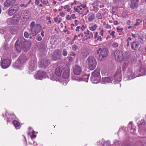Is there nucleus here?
I'll use <instances>...</instances> for the list:
<instances>
[{
	"label": "nucleus",
	"mask_w": 146,
	"mask_h": 146,
	"mask_svg": "<svg viewBox=\"0 0 146 146\" xmlns=\"http://www.w3.org/2000/svg\"><path fill=\"white\" fill-rule=\"evenodd\" d=\"M80 6H81L82 8H83L84 9L87 8L86 4H82Z\"/></svg>",
	"instance_id": "6e6d98bb"
},
{
	"label": "nucleus",
	"mask_w": 146,
	"mask_h": 146,
	"mask_svg": "<svg viewBox=\"0 0 146 146\" xmlns=\"http://www.w3.org/2000/svg\"><path fill=\"white\" fill-rule=\"evenodd\" d=\"M88 64V67L91 70H94L96 67L97 61L95 58L93 56H90L87 59Z\"/></svg>",
	"instance_id": "20e7f679"
},
{
	"label": "nucleus",
	"mask_w": 146,
	"mask_h": 146,
	"mask_svg": "<svg viewBox=\"0 0 146 146\" xmlns=\"http://www.w3.org/2000/svg\"><path fill=\"white\" fill-rule=\"evenodd\" d=\"M95 19V15L94 13H91L88 18V21L89 22L93 21Z\"/></svg>",
	"instance_id": "bb28decb"
},
{
	"label": "nucleus",
	"mask_w": 146,
	"mask_h": 146,
	"mask_svg": "<svg viewBox=\"0 0 146 146\" xmlns=\"http://www.w3.org/2000/svg\"><path fill=\"white\" fill-rule=\"evenodd\" d=\"M21 44L22 48L23 49L25 50V49L26 50H27L31 45V42L28 41H25V39L24 40H23L21 41Z\"/></svg>",
	"instance_id": "9d476101"
},
{
	"label": "nucleus",
	"mask_w": 146,
	"mask_h": 146,
	"mask_svg": "<svg viewBox=\"0 0 146 146\" xmlns=\"http://www.w3.org/2000/svg\"><path fill=\"white\" fill-rule=\"evenodd\" d=\"M105 141L103 139H101V141H99V143H100V144L103 145V146H104V144H105Z\"/></svg>",
	"instance_id": "de8ad7c7"
},
{
	"label": "nucleus",
	"mask_w": 146,
	"mask_h": 146,
	"mask_svg": "<svg viewBox=\"0 0 146 146\" xmlns=\"http://www.w3.org/2000/svg\"><path fill=\"white\" fill-rule=\"evenodd\" d=\"M113 78L112 77H106L102 78V81L101 82L102 84H105L110 82L113 80Z\"/></svg>",
	"instance_id": "aec40b11"
},
{
	"label": "nucleus",
	"mask_w": 146,
	"mask_h": 146,
	"mask_svg": "<svg viewBox=\"0 0 146 146\" xmlns=\"http://www.w3.org/2000/svg\"><path fill=\"white\" fill-rule=\"evenodd\" d=\"M7 28L5 27L3 28L0 29V33L1 34H5L7 33Z\"/></svg>",
	"instance_id": "2f4dec72"
},
{
	"label": "nucleus",
	"mask_w": 146,
	"mask_h": 146,
	"mask_svg": "<svg viewBox=\"0 0 146 146\" xmlns=\"http://www.w3.org/2000/svg\"><path fill=\"white\" fill-rule=\"evenodd\" d=\"M70 70L69 68H64L62 74V77L64 78H67L69 76Z\"/></svg>",
	"instance_id": "a211bd4d"
},
{
	"label": "nucleus",
	"mask_w": 146,
	"mask_h": 146,
	"mask_svg": "<svg viewBox=\"0 0 146 146\" xmlns=\"http://www.w3.org/2000/svg\"><path fill=\"white\" fill-rule=\"evenodd\" d=\"M113 24L115 25H117L118 24V23L117 21H114Z\"/></svg>",
	"instance_id": "338daca9"
},
{
	"label": "nucleus",
	"mask_w": 146,
	"mask_h": 146,
	"mask_svg": "<svg viewBox=\"0 0 146 146\" xmlns=\"http://www.w3.org/2000/svg\"><path fill=\"white\" fill-rule=\"evenodd\" d=\"M19 17H17L15 15L12 18L8 19L7 20L6 22L9 25L16 24L19 22Z\"/></svg>",
	"instance_id": "39448f33"
},
{
	"label": "nucleus",
	"mask_w": 146,
	"mask_h": 146,
	"mask_svg": "<svg viewBox=\"0 0 146 146\" xmlns=\"http://www.w3.org/2000/svg\"><path fill=\"white\" fill-rule=\"evenodd\" d=\"M72 48L73 50L76 51L78 49V46L75 44H74L72 46Z\"/></svg>",
	"instance_id": "79ce46f5"
},
{
	"label": "nucleus",
	"mask_w": 146,
	"mask_h": 146,
	"mask_svg": "<svg viewBox=\"0 0 146 146\" xmlns=\"http://www.w3.org/2000/svg\"><path fill=\"white\" fill-rule=\"evenodd\" d=\"M74 22L75 26H77L79 23V21H78L77 20H76L74 21Z\"/></svg>",
	"instance_id": "052dcab7"
},
{
	"label": "nucleus",
	"mask_w": 146,
	"mask_h": 146,
	"mask_svg": "<svg viewBox=\"0 0 146 146\" xmlns=\"http://www.w3.org/2000/svg\"><path fill=\"white\" fill-rule=\"evenodd\" d=\"M125 76L128 80L131 79L133 78L132 75V71L131 69H129L125 74Z\"/></svg>",
	"instance_id": "b1692460"
},
{
	"label": "nucleus",
	"mask_w": 146,
	"mask_h": 146,
	"mask_svg": "<svg viewBox=\"0 0 146 146\" xmlns=\"http://www.w3.org/2000/svg\"><path fill=\"white\" fill-rule=\"evenodd\" d=\"M43 66H47L50 63V61L48 60L44 61L43 62Z\"/></svg>",
	"instance_id": "c9c22d12"
},
{
	"label": "nucleus",
	"mask_w": 146,
	"mask_h": 146,
	"mask_svg": "<svg viewBox=\"0 0 146 146\" xmlns=\"http://www.w3.org/2000/svg\"><path fill=\"white\" fill-rule=\"evenodd\" d=\"M60 15L62 17H64L65 16V14L63 12H61L60 13Z\"/></svg>",
	"instance_id": "13d9d810"
},
{
	"label": "nucleus",
	"mask_w": 146,
	"mask_h": 146,
	"mask_svg": "<svg viewBox=\"0 0 146 146\" xmlns=\"http://www.w3.org/2000/svg\"><path fill=\"white\" fill-rule=\"evenodd\" d=\"M37 65L36 59L34 58L31 60L29 62V70L32 72L36 69Z\"/></svg>",
	"instance_id": "1a4fd4ad"
},
{
	"label": "nucleus",
	"mask_w": 146,
	"mask_h": 146,
	"mask_svg": "<svg viewBox=\"0 0 146 146\" xmlns=\"http://www.w3.org/2000/svg\"><path fill=\"white\" fill-rule=\"evenodd\" d=\"M100 69L97 68L92 73L91 81L92 83L96 84L100 82Z\"/></svg>",
	"instance_id": "f03ea898"
},
{
	"label": "nucleus",
	"mask_w": 146,
	"mask_h": 146,
	"mask_svg": "<svg viewBox=\"0 0 146 146\" xmlns=\"http://www.w3.org/2000/svg\"><path fill=\"white\" fill-rule=\"evenodd\" d=\"M139 44V42L138 41L133 42L131 43V49L134 51L138 49Z\"/></svg>",
	"instance_id": "6ab92c4d"
},
{
	"label": "nucleus",
	"mask_w": 146,
	"mask_h": 146,
	"mask_svg": "<svg viewBox=\"0 0 146 146\" xmlns=\"http://www.w3.org/2000/svg\"><path fill=\"white\" fill-rule=\"evenodd\" d=\"M16 0H6L4 3V5L6 7H9L13 5Z\"/></svg>",
	"instance_id": "412c9836"
},
{
	"label": "nucleus",
	"mask_w": 146,
	"mask_h": 146,
	"mask_svg": "<svg viewBox=\"0 0 146 146\" xmlns=\"http://www.w3.org/2000/svg\"><path fill=\"white\" fill-rule=\"evenodd\" d=\"M64 9H66V11H67L68 12H69L71 10V8L68 5H65L64 6Z\"/></svg>",
	"instance_id": "58836bf2"
},
{
	"label": "nucleus",
	"mask_w": 146,
	"mask_h": 146,
	"mask_svg": "<svg viewBox=\"0 0 146 146\" xmlns=\"http://www.w3.org/2000/svg\"><path fill=\"white\" fill-rule=\"evenodd\" d=\"M64 70V68L63 66H59L56 69L55 74L58 76H60L62 75Z\"/></svg>",
	"instance_id": "ddd939ff"
},
{
	"label": "nucleus",
	"mask_w": 146,
	"mask_h": 146,
	"mask_svg": "<svg viewBox=\"0 0 146 146\" xmlns=\"http://www.w3.org/2000/svg\"><path fill=\"white\" fill-rule=\"evenodd\" d=\"M116 29L117 30V32L118 33V34L119 35H121L122 33H123V29L122 28L117 27L116 28Z\"/></svg>",
	"instance_id": "c756f323"
},
{
	"label": "nucleus",
	"mask_w": 146,
	"mask_h": 146,
	"mask_svg": "<svg viewBox=\"0 0 146 146\" xmlns=\"http://www.w3.org/2000/svg\"><path fill=\"white\" fill-rule=\"evenodd\" d=\"M96 17L97 19H102V18L101 15L100 13H97V14H96Z\"/></svg>",
	"instance_id": "ea45409f"
},
{
	"label": "nucleus",
	"mask_w": 146,
	"mask_h": 146,
	"mask_svg": "<svg viewBox=\"0 0 146 146\" xmlns=\"http://www.w3.org/2000/svg\"><path fill=\"white\" fill-rule=\"evenodd\" d=\"M122 51L116 50L114 53V56L115 60L118 61H122L123 60L124 56Z\"/></svg>",
	"instance_id": "423d86ee"
},
{
	"label": "nucleus",
	"mask_w": 146,
	"mask_h": 146,
	"mask_svg": "<svg viewBox=\"0 0 146 146\" xmlns=\"http://www.w3.org/2000/svg\"><path fill=\"white\" fill-rule=\"evenodd\" d=\"M84 33L86 34V40L93 38V35L92 33L89 30H87L86 32H84Z\"/></svg>",
	"instance_id": "5701e85b"
},
{
	"label": "nucleus",
	"mask_w": 146,
	"mask_h": 146,
	"mask_svg": "<svg viewBox=\"0 0 146 146\" xmlns=\"http://www.w3.org/2000/svg\"><path fill=\"white\" fill-rule=\"evenodd\" d=\"M36 39L38 41H40L42 40V38L40 35H38L37 36Z\"/></svg>",
	"instance_id": "49530a36"
},
{
	"label": "nucleus",
	"mask_w": 146,
	"mask_h": 146,
	"mask_svg": "<svg viewBox=\"0 0 146 146\" xmlns=\"http://www.w3.org/2000/svg\"><path fill=\"white\" fill-rule=\"evenodd\" d=\"M115 33V32L114 31H112L110 34V35L112 36V38H114L115 37V36L114 35Z\"/></svg>",
	"instance_id": "a18cd8bd"
},
{
	"label": "nucleus",
	"mask_w": 146,
	"mask_h": 146,
	"mask_svg": "<svg viewBox=\"0 0 146 146\" xmlns=\"http://www.w3.org/2000/svg\"><path fill=\"white\" fill-rule=\"evenodd\" d=\"M62 56L61 52L59 49L55 50L52 56V59L54 60H60Z\"/></svg>",
	"instance_id": "6e6552de"
},
{
	"label": "nucleus",
	"mask_w": 146,
	"mask_h": 146,
	"mask_svg": "<svg viewBox=\"0 0 146 146\" xmlns=\"http://www.w3.org/2000/svg\"><path fill=\"white\" fill-rule=\"evenodd\" d=\"M139 0H132L130 6L131 8L132 9H134L136 8L138 4Z\"/></svg>",
	"instance_id": "a878e982"
},
{
	"label": "nucleus",
	"mask_w": 146,
	"mask_h": 146,
	"mask_svg": "<svg viewBox=\"0 0 146 146\" xmlns=\"http://www.w3.org/2000/svg\"><path fill=\"white\" fill-rule=\"evenodd\" d=\"M97 53L98 54L100 53L99 60L100 61H102L105 59L108 56V51L106 48L102 49L101 48H99L98 50H97Z\"/></svg>",
	"instance_id": "7ed1b4c3"
},
{
	"label": "nucleus",
	"mask_w": 146,
	"mask_h": 146,
	"mask_svg": "<svg viewBox=\"0 0 146 146\" xmlns=\"http://www.w3.org/2000/svg\"><path fill=\"white\" fill-rule=\"evenodd\" d=\"M11 64V61L9 59H6L1 60V65L2 68H3L5 69L9 66Z\"/></svg>",
	"instance_id": "f8f14e48"
},
{
	"label": "nucleus",
	"mask_w": 146,
	"mask_h": 146,
	"mask_svg": "<svg viewBox=\"0 0 146 146\" xmlns=\"http://www.w3.org/2000/svg\"><path fill=\"white\" fill-rule=\"evenodd\" d=\"M96 41H101L102 40V38L101 36H98L96 39Z\"/></svg>",
	"instance_id": "37998d69"
},
{
	"label": "nucleus",
	"mask_w": 146,
	"mask_h": 146,
	"mask_svg": "<svg viewBox=\"0 0 146 146\" xmlns=\"http://www.w3.org/2000/svg\"><path fill=\"white\" fill-rule=\"evenodd\" d=\"M9 115V116H7L8 119L7 121V122L11 121L14 118L15 116L13 114H10Z\"/></svg>",
	"instance_id": "c85d7f7f"
},
{
	"label": "nucleus",
	"mask_w": 146,
	"mask_h": 146,
	"mask_svg": "<svg viewBox=\"0 0 146 146\" xmlns=\"http://www.w3.org/2000/svg\"><path fill=\"white\" fill-rule=\"evenodd\" d=\"M73 72L76 75H80L82 72L81 68L78 65H75L74 67Z\"/></svg>",
	"instance_id": "dca6fc26"
},
{
	"label": "nucleus",
	"mask_w": 146,
	"mask_h": 146,
	"mask_svg": "<svg viewBox=\"0 0 146 146\" xmlns=\"http://www.w3.org/2000/svg\"><path fill=\"white\" fill-rule=\"evenodd\" d=\"M66 19L68 20H70L71 19L70 16L69 15H68L66 16Z\"/></svg>",
	"instance_id": "603ef678"
},
{
	"label": "nucleus",
	"mask_w": 146,
	"mask_h": 146,
	"mask_svg": "<svg viewBox=\"0 0 146 146\" xmlns=\"http://www.w3.org/2000/svg\"><path fill=\"white\" fill-rule=\"evenodd\" d=\"M38 46L40 49H44L45 48L46 46L44 43L43 42H40Z\"/></svg>",
	"instance_id": "7c9ffc66"
},
{
	"label": "nucleus",
	"mask_w": 146,
	"mask_h": 146,
	"mask_svg": "<svg viewBox=\"0 0 146 146\" xmlns=\"http://www.w3.org/2000/svg\"><path fill=\"white\" fill-rule=\"evenodd\" d=\"M82 54L84 56H87V55H88V54L87 53H84V52H82Z\"/></svg>",
	"instance_id": "69168bd1"
},
{
	"label": "nucleus",
	"mask_w": 146,
	"mask_h": 146,
	"mask_svg": "<svg viewBox=\"0 0 146 146\" xmlns=\"http://www.w3.org/2000/svg\"><path fill=\"white\" fill-rule=\"evenodd\" d=\"M24 36L25 38H28L29 36L28 33L27 32H25L24 33Z\"/></svg>",
	"instance_id": "3c124183"
},
{
	"label": "nucleus",
	"mask_w": 146,
	"mask_h": 146,
	"mask_svg": "<svg viewBox=\"0 0 146 146\" xmlns=\"http://www.w3.org/2000/svg\"><path fill=\"white\" fill-rule=\"evenodd\" d=\"M34 77L36 79L41 80L43 78H45V74L44 73L41 72H38L34 75Z\"/></svg>",
	"instance_id": "2eb2a0df"
},
{
	"label": "nucleus",
	"mask_w": 146,
	"mask_h": 146,
	"mask_svg": "<svg viewBox=\"0 0 146 146\" xmlns=\"http://www.w3.org/2000/svg\"><path fill=\"white\" fill-rule=\"evenodd\" d=\"M121 68L118 69L114 76V78L118 82L121 80Z\"/></svg>",
	"instance_id": "4468645a"
},
{
	"label": "nucleus",
	"mask_w": 146,
	"mask_h": 146,
	"mask_svg": "<svg viewBox=\"0 0 146 146\" xmlns=\"http://www.w3.org/2000/svg\"><path fill=\"white\" fill-rule=\"evenodd\" d=\"M92 5L94 10H96L97 11L99 9L98 8V5L96 3L94 2L92 3Z\"/></svg>",
	"instance_id": "473e14b6"
},
{
	"label": "nucleus",
	"mask_w": 146,
	"mask_h": 146,
	"mask_svg": "<svg viewBox=\"0 0 146 146\" xmlns=\"http://www.w3.org/2000/svg\"><path fill=\"white\" fill-rule=\"evenodd\" d=\"M21 15L24 17V18L28 19L31 16V14L30 11L27 10H23L21 13Z\"/></svg>",
	"instance_id": "f3484780"
},
{
	"label": "nucleus",
	"mask_w": 146,
	"mask_h": 146,
	"mask_svg": "<svg viewBox=\"0 0 146 146\" xmlns=\"http://www.w3.org/2000/svg\"><path fill=\"white\" fill-rule=\"evenodd\" d=\"M86 28V27L84 25H82L81 27V28L82 31H83L84 29Z\"/></svg>",
	"instance_id": "0e129e2a"
},
{
	"label": "nucleus",
	"mask_w": 146,
	"mask_h": 146,
	"mask_svg": "<svg viewBox=\"0 0 146 146\" xmlns=\"http://www.w3.org/2000/svg\"><path fill=\"white\" fill-rule=\"evenodd\" d=\"M142 22V21L139 19H137L136 20V23L135 24V26L139 25Z\"/></svg>",
	"instance_id": "a19ab883"
},
{
	"label": "nucleus",
	"mask_w": 146,
	"mask_h": 146,
	"mask_svg": "<svg viewBox=\"0 0 146 146\" xmlns=\"http://www.w3.org/2000/svg\"><path fill=\"white\" fill-rule=\"evenodd\" d=\"M30 30L33 36H35L42 29V26L39 24H35L34 21H32L30 25Z\"/></svg>",
	"instance_id": "f257e3e1"
},
{
	"label": "nucleus",
	"mask_w": 146,
	"mask_h": 146,
	"mask_svg": "<svg viewBox=\"0 0 146 146\" xmlns=\"http://www.w3.org/2000/svg\"><path fill=\"white\" fill-rule=\"evenodd\" d=\"M71 18L73 19H75L76 18V17L75 16V15L74 14L71 15H70Z\"/></svg>",
	"instance_id": "864d4df0"
},
{
	"label": "nucleus",
	"mask_w": 146,
	"mask_h": 146,
	"mask_svg": "<svg viewBox=\"0 0 146 146\" xmlns=\"http://www.w3.org/2000/svg\"><path fill=\"white\" fill-rule=\"evenodd\" d=\"M139 71L140 72H141V73H142L143 74H144L145 72V70H143L141 68V69Z\"/></svg>",
	"instance_id": "4d7b16f0"
},
{
	"label": "nucleus",
	"mask_w": 146,
	"mask_h": 146,
	"mask_svg": "<svg viewBox=\"0 0 146 146\" xmlns=\"http://www.w3.org/2000/svg\"><path fill=\"white\" fill-rule=\"evenodd\" d=\"M13 123L16 127H18L20 124L19 122L15 120L13 121Z\"/></svg>",
	"instance_id": "72a5a7b5"
},
{
	"label": "nucleus",
	"mask_w": 146,
	"mask_h": 146,
	"mask_svg": "<svg viewBox=\"0 0 146 146\" xmlns=\"http://www.w3.org/2000/svg\"><path fill=\"white\" fill-rule=\"evenodd\" d=\"M27 4H21L20 5V6L21 7H27Z\"/></svg>",
	"instance_id": "680f3d73"
},
{
	"label": "nucleus",
	"mask_w": 146,
	"mask_h": 146,
	"mask_svg": "<svg viewBox=\"0 0 146 146\" xmlns=\"http://www.w3.org/2000/svg\"><path fill=\"white\" fill-rule=\"evenodd\" d=\"M76 80H77L78 81H84L86 82H87L88 81V79L87 78H79L77 79H76Z\"/></svg>",
	"instance_id": "e433bc0d"
},
{
	"label": "nucleus",
	"mask_w": 146,
	"mask_h": 146,
	"mask_svg": "<svg viewBox=\"0 0 146 146\" xmlns=\"http://www.w3.org/2000/svg\"><path fill=\"white\" fill-rule=\"evenodd\" d=\"M24 40V38L21 37L18 38L15 42V47L17 50L18 52H20L21 51V48H22L21 42L22 40Z\"/></svg>",
	"instance_id": "9b49d317"
},
{
	"label": "nucleus",
	"mask_w": 146,
	"mask_h": 146,
	"mask_svg": "<svg viewBox=\"0 0 146 146\" xmlns=\"http://www.w3.org/2000/svg\"><path fill=\"white\" fill-rule=\"evenodd\" d=\"M62 53V55L64 56H66L68 54V52L67 50L65 48L63 50Z\"/></svg>",
	"instance_id": "4c0bfd02"
},
{
	"label": "nucleus",
	"mask_w": 146,
	"mask_h": 146,
	"mask_svg": "<svg viewBox=\"0 0 146 146\" xmlns=\"http://www.w3.org/2000/svg\"><path fill=\"white\" fill-rule=\"evenodd\" d=\"M18 30L17 28L16 27H13L11 28L10 29V31L11 33L13 35H15L17 33Z\"/></svg>",
	"instance_id": "cd10ccee"
},
{
	"label": "nucleus",
	"mask_w": 146,
	"mask_h": 146,
	"mask_svg": "<svg viewBox=\"0 0 146 146\" xmlns=\"http://www.w3.org/2000/svg\"><path fill=\"white\" fill-rule=\"evenodd\" d=\"M97 27V26L96 24H95L92 27H90L89 29L91 31H93L96 30Z\"/></svg>",
	"instance_id": "f704fd0d"
},
{
	"label": "nucleus",
	"mask_w": 146,
	"mask_h": 146,
	"mask_svg": "<svg viewBox=\"0 0 146 146\" xmlns=\"http://www.w3.org/2000/svg\"><path fill=\"white\" fill-rule=\"evenodd\" d=\"M81 28V27L80 26H78L77 27L76 29V31H79V29Z\"/></svg>",
	"instance_id": "e2e57ef3"
},
{
	"label": "nucleus",
	"mask_w": 146,
	"mask_h": 146,
	"mask_svg": "<svg viewBox=\"0 0 146 146\" xmlns=\"http://www.w3.org/2000/svg\"><path fill=\"white\" fill-rule=\"evenodd\" d=\"M74 9L76 12H77L80 14H82L84 11V9L80 5L78 6L77 7H74Z\"/></svg>",
	"instance_id": "393cba45"
},
{
	"label": "nucleus",
	"mask_w": 146,
	"mask_h": 146,
	"mask_svg": "<svg viewBox=\"0 0 146 146\" xmlns=\"http://www.w3.org/2000/svg\"><path fill=\"white\" fill-rule=\"evenodd\" d=\"M40 3V0H35V4L38 5H39Z\"/></svg>",
	"instance_id": "5fc2aeb1"
},
{
	"label": "nucleus",
	"mask_w": 146,
	"mask_h": 146,
	"mask_svg": "<svg viewBox=\"0 0 146 146\" xmlns=\"http://www.w3.org/2000/svg\"><path fill=\"white\" fill-rule=\"evenodd\" d=\"M98 33L97 32H96V33H95V34L94 35V38L95 39H96L97 37H98Z\"/></svg>",
	"instance_id": "774afa93"
},
{
	"label": "nucleus",
	"mask_w": 146,
	"mask_h": 146,
	"mask_svg": "<svg viewBox=\"0 0 146 146\" xmlns=\"http://www.w3.org/2000/svg\"><path fill=\"white\" fill-rule=\"evenodd\" d=\"M27 60V58L26 56L24 55H22L19 57L18 61L21 64H23L26 62Z\"/></svg>",
	"instance_id": "4be33fe9"
},
{
	"label": "nucleus",
	"mask_w": 146,
	"mask_h": 146,
	"mask_svg": "<svg viewBox=\"0 0 146 146\" xmlns=\"http://www.w3.org/2000/svg\"><path fill=\"white\" fill-rule=\"evenodd\" d=\"M48 0H43V2H41L44 5H46L49 3Z\"/></svg>",
	"instance_id": "c03bdc74"
},
{
	"label": "nucleus",
	"mask_w": 146,
	"mask_h": 146,
	"mask_svg": "<svg viewBox=\"0 0 146 146\" xmlns=\"http://www.w3.org/2000/svg\"><path fill=\"white\" fill-rule=\"evenodd\" d=\"M19 6L17 5H15L11 7L8 10V15L10 16H12L18 10Z\"/></svg>",
	"instance_id": "0eeeda50"
},
{
	"label": "nucleus",
	"mask_w": 146,
	"mask_h": 146,
	"mask_svg": "<svg viewBox=\"0 0 146 146\" xmlns=\"http://www.w3.org/2000/svg\"><path fill=\"white\" fill-rule=\"evenodd\" d=\"M80 35H81L82 37H83L84 36L83 34L82 33H81L79 34L78 35H75L74 37L76 39L78 37L80 36Z\"/></svg>",
	"instance_id": "8fccbe9b"
},
{
	"label": "nucleus",
	"mask_w": 146,
	"mask_h": 146,
	"mask_svg": "<svg viewBox=\"0 0 146 146\" xmlns=\"http://www.w3.org/2000/svg\"><path fill=\"white\" fill-rule=\"evenodd\" d=\"M99 29H100L101 30V32L100 33V35L102 36L103 35V29H101L100 28Z\"/></svg>",
	"instance_id": "bf43d9fd"
},
{
	"label": "nucleus",
	"mask_w": 146,
	"mask_h": 146,
	"mask_svg": "<svg viewBox=\"0 0 146 146\" xmlns=\"http://www.w3.org/2000/svg\"><path fill=\"white\" fill-rule=\"evenodd\" d=\"M118 46V44L116 42H113L112 44V46L114 48L117 47Z\"/></svg>",
	"instance_id": "09e8293b"
}]
</instances>
